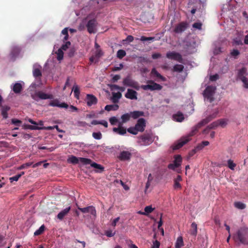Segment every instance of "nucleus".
<instances>
[{
  "instance_id": "423d86ee",
  "label": "nucleus",
  "mask_w": 248,
  "mask_h": 248,
  "mask_svg": "<svg viewBox=\"0 0 248 248\" xmlns=\"http://www.w3.org/2000/svg\"><path fill=\"white\" fill-rule=\"evenodd\" d=\"M68 161L73 164H77L79 162L81 163L82 165H88L92 162V160L89 158L84 157H77L74 155H71Z\"/></svg>"
},
{
  "instance_id": "864d4df0",
  "label": "nucleus",
  "mask_w": 248,
  "mask_h": 248,
  "mask_svg": "<svg viewBox=\"0 0 248 248\" xmlns=\"http://www.w3.org/2000/svg\"><path fill=\"white\" fill-rule=\"evenodd\" d=\"M219 123V125H220L222 127H225L227 124V121L226 119H220L217 120Z\"/></svg>"
},
{
  "instance_id": "2eb2a0df",
  "label": "nucleus",
  "mask_w": 248,
  "mask_h": 248,
  "mask_svg": "<svg viewBox=\"0 0 248 248\" xmlns=\"http://www.w3.org/2000/svg\"><path fill=\"white\" fill-rule=\"evenodd\" d=\"M49 105L52 107H58L62 108H67L68 105L64 102L61 103L57 99L53 100L49 102Z\"/></svg>"
},
{
  "instance_id": "ea45409f",
  "label": "nucleus",
  "mask_w": 248,
  "mask_h": 248,
  "mask_svg": "<svg viewBox=\"0 0 248 248\" xmlns=\"http://www.w3.org/2000/svg\"><path fill=\"white\" fill-rule=\"evenodd\" d=\"M182 160V159L181 155H176L175 156L173 163L175 164H177V166L179 167L181 165Z\"/></svg>"
},
{
  "instance_id": "a19ab883",
  "label": "nucleus",
  "mask_w": 248,
  "mask_h": 248,
  "mask_svg": "<svg viewBox=\"0 0 248 248\" xmlns=\"http://www.w3.org/2000/svg\"><path fill=\"white\" fill-rule=\"evenodd\" d=\"M126 55V52L124 50L120 49L117 52V57L120 59H123Z\"/></svg>"
},
{
  "instance_id": "a211bd4d",
  "label": "nucleus",
  "mask_w": 248,
  "mask_h": 248,
  "mask_svg": "<svg viewBox=\"0 0 248 248\" xmlns=\"http://www.w3.org/2000/svg\"><path fill=\"white\" fill-rule=\"evenodd\" d=\"M131 157V153L125 151L121 152L118 156L119 159L122 161L129 160H130Z\"/></svg>"
},
{
  "instance_id": "ddd939ff",
  "label": "nucleus",
  "mask_w": 248,
  "mask_h": 248,
  "mask_svg": "<svg viewBox=\"0 0 248 248\" xmlns=\"http://www.w3.org/2000/svg\"><path fill=\"white\" fill-rule=\"evenodd\" d=\"M247 69L246 67H243L242 68L237 70V74L236 76L237 79L241 80H245V78L247 77Z\"/></svg>"
},
{
  "instance_id": "13d9d810",
  "label": "nucleus",
  "mask_w": 248,
  "mask_h": 248,
  "mask_svg": "<svg viewBox=\"0 0 248 248\" xmlns=\"http://www.w3.org/2000/svg\"><path fill=\"white\" fill-rule=\"evenodd\" d=\"M219 78V76L216 74L214 75L210 76L209 79L211 81H215Z\"/></svg>"
},
{
  "instance_id": "39448f33",
  "label": "nucleus",
  "mask_w": 248,
  "mask_h": 248,
  "mask_svg": "<svg viewBox=\"0 0 248 248\" xmlns=\"http://www.w3.org/2000/svg\"><path fill=\"white\" fill-rule=\"evenodd\" d=\"M216 87L212 86H208L203 92V96L205 99L211 103L214 100V95Z\"/></svg>"
},
{
  "instance_id": "3c124183",
  "label": "nucleus",
  "mask_w": 248,
  "mask_h": 248,
  "mask_svg": "<svg viewBox=\"0 0 248 248\" xmlns=\"http://www.w3.org/2000/svg\"><path fill=\"white\" fill-rule=\"evenodd\" d=\"M71 45V43L69 41H67L64 44H63L60 49L62 50H66L69 46Z\"/></svg>"
},
{
  "instance_id": "72a5a7b5",
  "label": "nucleus",
  "mask_w": 248,
  "mask_h": 248,
  "mask_svg": "<svg viewBox=\"0 0 248 248\" xmlns=\"http://www.w3.org/2000/svg\"><path fill=\"white\" fill-rule=\"evenodd\" d=\"M184 66L182 64H175L173 66L172 71L176 72H181L183 71Z\"/></svg>"
},
{
  "instance_id": "5701e85b",
  "label": "nucleus",
  "mask_w": 248,
  "mask_h": 248,
  "mask_svg": "<svg viewBox=\"0 0 248 248\" xmlns=\"http://www.w3.org/2000/svg\"><path fill=\"white\" fill-rule=\"evenodd\" d=\"M1 108V115L3 119H7L8 118L7 112L10 109V107L8 106L4 105L0 107Z\"/></svg>"
},
{
  "instance_id": "4be33fe9",
  "label": "nucleus",
  "mask_w": 248,
  "mask_h": 248,
  "mask_svg": "<svg viewBox=\"0 0 248 248\" xmlns=\"http://www.w3.org/2000/svg\"><path fill=\"white\" fill-rule=\"evenodd\" d=\"M28 128L31 130H51L54 129V126H47V127H41L38 126H32L29 125H28Z\"/></svg>"
},
{
  "instance_id": "e2e57ef3",
  "label": "nucleus",
  "mask_w": 248,
  "mask_h": 248,
  "mask_svg": "<svg viewBox=\"0 0 248 248\" xmlns=\"http://www.w3.org/2000/svg\"><path fill=\"white\" fill-rule=\"evenodd\" d=\"M11 122L12 124L17 126L19 125L20 124H21L22 123V122L20 120L16 119H12Z\"/></svg>"
},
{
  "instance_id": "de8ad7c7",
  "label": "nucleus",
  "mask_w": 248,
  "mask_h": 248,
  "mask_svg": "<svg viewBox=\"0 0 248 248\" xmlns=\"http://www.w3.org/2000/svg\"><path fill=\"white\" fill-rule=\"evenodd\" d=\"M33 164L32 162H28L21 165L18 168V170H20L30 167Z\"/></svg>"
},
{
  "instance_id": "20e7f679",
  "label": "nucleus",
  "mask_w": 248,
  "mask_h": 248,
  "mask_svg": "<svg viewBox=\"0 0 248 248\" xmlns=\"http://www.w3.org/2000/svg\"><path fill=\"white\" fill-rule=\"evenodd\" d=\"M139 143L142 145H149L154 140L153 135L152 133H146L139 138Z\"/></svg>"
},
{
  "instance_id": "6e6552de",
  "label": "nucleus",
  "mask_w": 248,
  "mask_h": 248,
  "mask_svg": "<svg viewBox=\"0 0 248 248\" xmlns=\"http://www.w3.org/2000/svg\"><path fill=\"white\" fill-rule=\"evenodd\" d=\"M123 83L126 86L130 87L136 90L139 89L138 82L134 80L130 76H127L123 79Z\"/></svg>"
},
{
  "instance_id": "c756f323",
  "label": "nucleus",
  "mask_w": 248,
  "mask_h": 248,
  "mask_svg": "<svg viewBox=\"0 0 248 248\" xmlns=\"http://www.w3.org/2000/svg\"><path fill=\"white\" fill-rule=\"evenodd\" d=\"M122 93L120 92L112 93V102L114 103H118L119 100L122 97Z\"/></svg>"
},
{
  "instance_id": "5fc2aeb1",
  "label": "nucleus",
  "mask_w": 248,
  "mask_h": 248,
  "mask_svg": "<svg viewBox=\"0 0 248 248\" xmlns=\"http://www.w3.org/2000/svg\"><path fill=\"white\" fill-rule=\"evenodd\" d=\"M109 121L111 125H115L118 122V120L115 117H112L109 119Z\"/></svg>"
},
{
  "instance_id": "58836bf2",
  "label": "nucleus",
  "mask_w": 248,
  "mask_h": 248,
  "mask_svg": "<svg viewBox=\"0 0 248 248\" xmlns=\"http://www.w3.org/2000/svg\"><path fill=\"white\" fill-rule=\"evenodd\" d=\"M45 227L44 225H42L38 230H37L34 232V235L37 236L42 234L45 231Z\"/></svg>"
},
{
  "instance_id": "bf43d9fd",
  "label": "nucleus",
  "mask_w": 248,
  "mask_h": 248,
  "mask_svg": "<svg viewBox=\"0 0 248 248\" xmlns=\"http://www.w3.org/2000/svg\"><path fill=\"white\" fill-rule=\"evenodd\" d=\"M192 26L194 28L201 30L202 24L200 22H195L193 24Z\"/></svg>"
},
{
  "instance_id": "7c9ffc66",
  "label": "nucleus",
  "mask_w": 248,
  "mask_h": 248,
  "mask_svg": "<svg viewBox=\"0 0 248 248\" xmlns=\"http://www.w3.org/2000/svg\"><path fill=\"white\" fill-rule=\"evenodd\" d=\"M72 90L74 92L75 97L78 99L80 95V91L78 86L75 84L73 87Z\"/></svg>"
},
{
  "instance_id": "4d7b16f0",
  "label": "nucleus",
  "mask_w": 248,
  "mask_h": 248,
  "mask_svg": "<svg viewBox=\"0 0 248 248\" xmlns=\"http://www.w3.org/2000/svg\"><path fill=\"white\" fill-rule=\"evenodd\" d=\"M20 178V175L17 174L15 176L10 177L9 178V180H10V182L12 183L13 181H17Z\"/></svg>"
},
{
  "instance_id": "bb28decb",
  "label": "nucleus",
  "mask_w": 248,
  "mask_h": 248,
  "mask_svg": "<svg viewBox=\"0 0 248 248\" xmlns=\"http://www.w3.org/2000/svg\"><path fill=\"white\" fill-rule=\"evenodd\" d=\"M12 90L15 93H19L22 90V85L20 83H16L14 85Z\"/></svg>"
},
{
  "instance_id": "dca6fc26",
  "label": "nucleus",
  "mask_w": 248,
  "mask_h": 248,
  "mask_svg": "<svg viewBox=\"0 0 248 248\" xmlns=\"http://www.w3.org/2000/svg\"><path fill=\"white\" fill-rule=\"evenodd\" d=\"M136 127L140 132L144 131L146 127V122L144 118H140L135 125Z\"/></svg>"
},
{
  "instance_id": "4468645a",
  "label": "nucleus",
  "mask_w": 248,
  "mask_h": 248,
  "mask_svg": "<svg viewBox=\"0 0 248 248\" xmlns=\"http://www.w3.org/2000/svg\"><path fill=\"white\" fill-rule=\"evenodd\" d=\"M78 208L83 213H90L93 216H96V210L93 206H89L85 208L78 207Z\"/></svg>"
},
{
  "instance_id": "6e6d98bb",
  "label": "nucleus",
  "mask_w": 248,
  "mask_h": 248,
  "mask_svg": "<svg viewBox=\"0 0 248 248\" xmlns=\"http://www.w3.org/2000/svg\"><path fill=\"white\" fill-rule=\"evenodd\" d=\"M123 67H124L123 64L120 63L118 66H116L113 67L112 68V71L113 72L119 71V70H121V69H122L123 68Z\"/></svg>"
},
{
  "instance_id": "a878e982",
  "label": "nucleus",
  "mask_w": 248,
  "mask_h": 248,
  "mask_svg": "<svg viewBox=\"0 0 248 248\" xmlns=\"http://www.w3.org/2000/svg\"><path fill=\"white\" fill-rule=\"evenodd\" d=\"M173 119L178 122H182L184 119L183 114L181 112H178L173 115Z\"/></svg>"
},
{
  "instance_id": "49530a36",
  "label": "nucleus",
  "mask_w": 248,
  "mask_h": 248,
  "mask_svg": "<svg viewBox=\"0 0 248 248\" xmlns=\"http://www.w3.org/2000/svg\"><path fill=\"white\" fill-rule=\"evenodd\" d=\"M92 136L95 140H100L102 138V135L100 132H93L92 134Z\"/></svg>"
},
{
  "instance_id": "79ce46f5",
  "label": "nucleus",
  "mask_w": 248,
  "mask_h": 248,
  "mask_svg": "<svg viewBox=\"0 0 248 248\" xmlns=\"http://www.w3.org/2000/svg\"><path fill=\"white\" fill-rule=\"evenodd\" d=\"M62 34H63L64 35V37L63 38V42H65L67 41L69 38V35L68 33V28H65L62 31Z\"/></svg>"
},
{
  "instance_id": "e433bc0d",
  "label": "nucleus",
  "mask_w": 248,
  "mask_h": 248,
  "mask_svg": "<svg viewBox=\"0 0 248 248\" xmlns=\"http://www.w3.org/2000/svg\"><path fill=\"white\" fill-rule=\"evenodd\" d=\"M33 75L35 78L40 77L42 76V72L39 68H35L33 70Z\"/></svg>"
},
{
  "instance_id": "603ef678",
  "label": "nucleus",
  "mask_w": 248,
  "mask_h": 248,
  "mask_svg": "<svg viewBox=\"0 0 248 248\" xmlns=\"http://www.w3.org/2000/svg\"><path fill=\"white\" fill-rule=\"evenodd\" d=\"M155 40V37H145V36H142L140 37V40L141 41H154Z\"/></svg>"
},
{
  "instance_id": "680f3d73",
  "label": "nucleus",
  "mask_w": 248,
  "mask_h": 248,
  "mask_svg": "<svg viewBox=\"0 0 248 248\" xmlns=\"http://www.w3.org/2000/svg\"><path fill=\"white\" fill-rule=\"evenodd\" d=\"M196 149L195 148L193 150H192L191 151H190L188 153V156H187V159H190L192 156H193L197 152Z\"/></svg>"
},
{
  "instance_id": "9b49d317",
  "label": "nucleus",
  "mask_w": 248,
  "mask_h": 248,
  "mask_svg": "<svg viewBox=\"0 0 248 248\" xmlns=\"http://www.w3.org/2000/svg\"><path fill=\"white\" fill-rule=\"evenodd\" d=\"M187 28V23L186 22H182L176 26L173 31L176 33H181L184 31Z\"/></svg>"
},
{
  "instance_id": "37998d69",
  "label": "nucleus",
  "mask_w": 248,
  "mask_h": 248,
  "mask_svg": "<svg viewBox=\"0 0 248 248\" xmlns=\"http://www.w3.org/2000/svg\"><path fill=\"white\" fill-rule=\"evenodd\" d=\"M103 55V53L102 50L100 49H97L94 55L96 57V59L95 61H98L99 59Z\"/></svg>"
},
{
  "instance_id": "f257e3e1",
  "label": "nucleus",
  "mask_w": 248,
  "mask_h": 248,
  "mask_svg": "<svg viewBox=\"0 0 248 248\" xmlns=\"http://www.w3.org/2000/svg\"><path fill=\"white\" fill-rule=\"evenodd\" d=\"M218 108L215 109V111L211 115L207 116L200 121L197 124L194 126L190 132V133L186 136L182 137L173 146V150H175L180 149L185 144L187 143L190 140L191 137L194 136L198 131V130L202 126L208 124L213 119L217 117L218 113Z\"/></svg>"
},
{
  "instance_id": "1a4fd4ad",
  "label": "nucleus",
  "mask_w": 248,
  "mask_h": 248,
  "mask_svg": "<svg viewBox=\"0 0 248 248\" xmlns=\"http://www.w3.org/2000/svg\"><path fill=\"white\" fill-rule=\"evenodd\" d=\"M87 105L91 107L92 105H96L97 103L98 99L94 95L91 94H87L86 97Z\"/></svg>"
},
{
  "instance_id": "f704fd0d",
  "label": "nucleus",
  "mask_w": 248,
  "mask_h": 248,
  "mask_svg": "<svg viewBox=\"0 0 248 248\" xmlns=\"http://www.w3.org/2000/svg\"><path fill=\"white\" fill-rule=\"evenodd\" d=\"M119 106L118 105H108L105 107V109L107 111H109L110 110H116L118 109Z\"/></svg>"
},
{
  "instance_id": "7ed1b4c3",
  "label": "nucleus",
  "mask_w": 248,
  "mask_h": 248,
  "mask_svg": "<svg viewBox=\"0 0 248 248\" xmlns=\"http://www.w3.org/2000/svg\"><path fill=\"white\" fill-rule=\"evenodd\" d=\"M147 84L146 85H142L141 86V88L143 90L154 91H160L162 89V86L161 85L155 83L153 80H148L147 81Z\"/></svg>"
},
{
  "instance_id": "393cba45",
  "label": "nucleus",
  "mask_w": 248,
  "mask_h": 248,
  "mask_svg": "<svg viewBox=\"0 0 248 248\" xmlns=\"http://www.w3.org/2000/svg\"><path fill=\"white\" fill-rule=\"evenodd\" d=\"M131 117L134 119H136L140 116H144V113L141 111H134L130 112Z\"/></svg>"
},
{
  "instance_id": "f03ea898",
  "label": "nucleus",
  "mask_w": 248,
  "mask_h": 248,
  "mask_svg": "<svg viewBox=\"0 0 248 248\" xmlns=\"http://www.w3.org/2000/svg\"><path fill=\"white\" fill-rule=\"evenodd\" d=\"M232 239L238 244L248 245V228L240 227L232 236Z\"/></svg>"
},
{
  "instance_id": "2f4dec72",
  "label": "nucleus",
  "mask_w": 248,
  "mask_h": 248,
  "mask_svg": "<svg viewBox=\"0 0 248 248\" xmlns=\"http://www.w3.org/2000/svg\"><path fill=\"white\" fill-rule=\"evenodd\" d=\"M130 117H131L130 113H125L124 114H123V115H122V116H121L122 122H119V123H122L123 124L124 123H125L126 122H128L130 120Z\"/></svg>"
},
{
  "instance_id": "9d476101",
  "label": "nucleus",
  "mask_w": 248,
  "mask_h": 248,
  "mask_svg": "<svg viewBox=\"0 0 248 248\" xmlns=\"http://www.w3.org/2000/svg\"><path fill=\"white\" fill-rule=\"evenodd\" d=\"M96 25L97 22L95 19H93L90 20L86 25L88 31L90 33H95Z\"/></svg>"
},
{
  "instance_id": "b1692460",
  "label": "nucleus",
  "mask_w": 248,
  "mask_h": 248,
  "mask_svg": "<svg viewBox=\"0 0 248 248\" xmlns=\"http://www.w3.org/2000/svg\"><path fill=\"white\" fill-rule=\"evenodd\" d=\"M189 233L194 237H196L197 234V225L195 222L192 223L191 229L189 230Z\"/></svg>"
},
{
  "instance_id": "052dcab7",
  "label": "nucleus",
  "mask_w": 248,
  "mask_h": 248,
  "mask_svg": "<svg viewBox=\"0 0 248 248\" xmlns=\"http://www.w3.org/2000/svg\"><path fill=\"white\" fill-rule=\"evenodd\" d=\"M179 166H177V164H175L173 163L169 164L168 166V168L172 170H175L176 168H178Z\"/></svg>"
},
{
  "instance_id": "a18cd8bd",
  "label": "nucleus",
  "mask_w": 248,
  "mask_h": 248,
  "mask_svg": "<svg viewBox=\"0 0 248 248\" xmlns=\"http://www.w3.org/2000/svg\"><path fill=\"white\" fill-rule=\"evenodd\" d=\"M57 55V59L58 61H61L63 59V51L62 50V49H59L56 52Z\"/></svg>"
},
{
  "instance_id": "09e8293b",
  "label": "nucleus",
  "mask_w": 248,
  "mask_h": 248,
  "mask_svg": "<svg viewBox=\"0 0 248 248\" xmlns=\"http://www.w3.org/2000/svg\"><path fill=\"white\" fill-rule=\"evenodd\" d=\"M228 166L232 170H233L236 167V164L233 163V161L229 159L228 160Z\"/></svg>"
},
{
  "instance_id": "412c9836",
  "label": "nucleus",
  "mask_w": 248,
  "mask_h": 248,
  "mask_svg": "<svg viewBox=\"0 0 248 248\" xmlns=\"http://www.w3.org/2000/svg\"><path fill=\"white\" fill-rule=\"evenodd\" d=\"M36 95L41 99H52L53 98V96L52 94H46L41 91L36 93Z\"/></svg>"
},
{
  "instance_id": "c03bdc74",
  "label": "nucleus",
  "mask_w": 248,
  "mask_h": 248,
  "mask_svg": "<svg viewBox=\"0 0 248 248\" xmlns=\"http://www.w3.org/2000/svg\"><path fill=\"white\" fill-rule=\"evenodd\" d=\"M127 131L133 135H137L139 131L135 126L134 127H130L127 129Z\"/></svg>"
},
{
  "instance_id": "4c0bfd02",
  "label": "nucleus",
  "mask_w": 248,
  "mask_h": 248,
  "mask_svg": "<svg viewBox=\"0 0 248 248\" xmlns=\"http://www.w3.org/2000/svg\"><path fill=\"white\" fill-rule=\"evenodd\" d=\"M90 164L91 165V167H92L94 168H95L96 169L100 170V171H102L104 170V167H102L100 164H98L95 162H92V161L91 162V163Z\"/></svg>"
},
{
  "instance_id": "c9c22d12",
  "label": "nucleus",
  "mask_w": 248,
  "mask_h": 248,
  "mask_svg": "<svg viewBox=\"0 0 248 248\" xmlns=\"http://www.w3.org/2000/svg\"><path fill=\"white\" fill-rule=\"evenodd\" d=\"M234 206L235 208L241 210L245 209L246 207L245 204L240 202H235L234 203Z\"/></svg>"
},
{
  "instance_id": "473e14b6",
  "label": "nucleus",
  "mask_w": 248,
  "mask_h": 248,
  "mask_svg": "<svg viewBox=\"0 0 248 248\" xmlns=\"http://www.w3.org/2000/svg\"><path fill=\"white\" fill-rule=\"evenodd\" d=\"M183 246L184 242L183 237L182 236H179L177 239L176 242L175 244V248H181Z\"/></svg>"
},
{
  "instance_id": "c85d7f7f",
  "label": "nucleus",
  "mask_w": 248,
  "mask_h": 248,
  "mask_svg": "<svg viewBox=\"0 0 248 248\" xmlns=\"http://www.w3.org/2000/svg\"><path fill=\"white\" fill-rule=\"evenodd\" d=\"M151 74L152 75L158 78L161 79L162 81L166 80L165 78L162 76L160 74H159L155 68L152 69Z\"/></svg>"
},
{
  "instance_id": "f8f14e48",
  "label": "nucleus",
  "mask_w": 248,
  "mask_h": 248,
  "mask_svg": "<svg viewBox=\"0 0 248 248\" xmlns=\"http://www.w3.org/2000/svg\"><path fill=\"white\" fill-rule=\"evenodd\" d=\"M21 51V48L17 46H14L12 47L10 54V59L14 61L16 58L18 56Z\"/></svg>"
},
{
  "instance_id": "8fccbe9b",
  "label": "nucleus",
  "mask_w": 248,
  "mask_h": 248,
  "mask_svg": "<svg viewBox=\"0 0 248 248\" xmlns=\"http://www.w3.org/2000/svg\"><path fill=\"white\" fill-rule=\"evenodd\" d=\"M154 210V208L152 207V206H147L144 208L145 213L146 214V215L148 214L152 213Z\"/></svg>"
},
{
  "instance_id": "cd10ccee",
  "label": "nucleus",
  "mask_w": 248,
  "mask_h": 248,
  "mask_svg": "<svg viewBox=\"0 0 248 248\" xmlns=\"http://www.w3.org/2000/svg\"><path fill=\"white\" fill-rule=\"evenodd\" d=\"M219 123L218 121H215L211 124L210 125H209L208 127L203 130V132L204 133H207L208 132V131L210 129H214L216 127H217Z\"/></svg>"
},
{
  "instance_id": "774afa93",
  "label": "nucleus",
  "mask_w": 248,
  "mask_h": 248,
  "mask_svg": "<svg viewBox=\"0 0 248 248\" xmlns=\"http://www.w3.org/2000/svg\"><path fill=\"white\" fill-rule=\"evenodd\" d=\"M159 246H160V242L157 240H155L153 243V245L151 248H159Z\"/></svg>"
},
{
  "instance_id": "0e129e2a",
  "label": "nucleus",
  "mask_w": 248,
  "mask_h": 248,
  "mask_svg": "<svg viewBox=\"0 0 248 248\" xmlns=\"http://www.w3.org/2000/svg\"><path fill=\"white\" fill-rule=\"evenodd\" d=\"M115 234V232H113L111 230H108L105 232V235L108 237L113 236Z\"/></svg>"
},
{
  "instance_id": "69168bd1",
  "label": "nucleus",
  "mask_w": 248,
  "mask_h": 248,
  "mask_svg": "<svg viewBox=\"0 0 248 248\" xmlns=\"http://www.w3.org/2000/svg\"><path fill=\"white\" fill-rule=\"evenodd\" d=\"M88 125V124L84 121H78L77 122V125L78 126L85 127Z\"/></svg>"
},
{
  "instance_id": "f3484780",
  "label": "nucleus",
  "mask_w": 248,
  "mask_h": 248,
  "mask_svg": "<svg viewBox=\"0 0 248 248\" xmlns=\"http://www.w3.org/2000/svg\"><path fill=\"white\" fill-rule=\"evenodd\" d=\"M137 94L138 93L136 91L132 89H128L126 93L125 94V97L131 100H137Z\"/></svg>"
},
{
  "instance_id": "6ab92c4d",
  "label": "nucleus",
  "mask_w": 248,
  "mask_h": 248,
  "mask_svg": "<svg viewBox=\"0 0 248 248\" xmlns=\"http://www.w3.org/2000/svg\"><path fill=\"white\" fill-rule=\"evenodd\" d=\"M122 125V123H119L118 127L113 128V131L121 135H124L126 134V129L123 127Z\"/></svg>"
},
{
  "instance_id": "0eeeda50",
  "label": "nucleus",
  "mask_w": 248,
  "mask_h": 248,
  "mask_svg": "<svg viewBox=\"0 0 248 248\" xmlns=\"http://www.w3.org/2000/svg\"><path fill=\"white\" fill-rule=\"evenodd\" d=\"M166 57L169 59L176 61L180 63H184V60L182 56L178 52L175 51L168 52L166 53Z\"/></svg>"
},
{
  "instance_id": "aec40b11",
  "label": "nucleus",
  "mask_w": 248,
  "mask_h": 248,
  "mask_svg": "<svg viewBox=\"0 0 248 248\" xmlns=\"http://www.w3.org/2000/svg\"><path fill=\"white\" fill-rule=\"evenodd\" d=\"M71 210V207L69 206L62 210L57 216V217L60 220H63L64 217L68 215Z\"/></svg>"
},
{
  "instance_id": "338daca9",
  "label": "nucleus",
  "mask_w": 248,
  "mask_h": 248,
  "mask_svg": "<svg viewBox=\"0 0 248 248\" xmlns=\"http://www.w3.org/2000/svg\"><path fill=\"white\" fill-rule=\"evenodd\" d=\"M244 84V87L245 88L248 89V78L247 77L245 78V79L243 80V79L241 80Z\"/></svg>"
}]
</instances>
